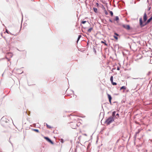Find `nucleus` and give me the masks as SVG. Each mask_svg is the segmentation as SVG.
<instances>
[{"instance_id": "nucleus-1", "label": "nucleus", "mask_w": 152, "mask_h": 152, "mask_svg": "<svg viewBox=\"0 0 152 152\" xmlns=\"http://www.w3.org/2000/svg\"><path fill=\"white\" fill-rule=\"evenodd\" d=\"M152 20V18L151 17L149 19L147 22L145 23H144L142 21V18H140L139 19V23L141 27H142L146 25V24H148Z\"/></svg>"}, {"instance_id": "nucleus-2", "label": "nucleus", "mask_w": 152, "mask_h": 152, "mask_svg": "<svg viewBox=\"0 0 152 152\" xmlns=\"http://www.w3.org/2000/svg\"><path fill=\"white\" fill-rule=\"evenodd\" d=\"M80 123L77 122V119H75L74 122H71L70 123V126L71 127L74 129H75L80 124Z\"/></svg>"}, {"instance_id": "nucleus-3", "label": "nucleus", "mask_w": 152, "mask_h": 152, "mask_svg": "<svg viewBox=\"0 0 152 152\" xmlns=\"http://www.w3.org/2000/svg\"><path fill=\"white\" fill-rule=\"evenodd\" d=\"M113 121V118L111 117H109L106 121L105 123L108 125L111 123Z\"/></svg>"}, {"instance_id": "nucleus-4", "label": "nucleus", "mask_w": 152, "mask_h": 152, "mask_svg": "<svg viewBox=\"0 0 152 152\" xmlns=\"http://www.w3.org/2000/svg\"><path fill=\"white\" fill-rule=\"evenodd\" d=\"M122 26L124 28H125L126 29L129 30H130V27L129 26V25H125V24H123L122 25Z\"/></svg>"}, {"instance_id": "nucleus-5", "label": "nucleus", "mask_w": 152, "mask_h": 152, "mask_svg": "<svg viewBox=\"0 0 152 152\" xmlns=\"http://www.w3.org/2000/svg\"><path fill=\"white\" fill-rule=\"evenodd\" d=\"M147 19V17L146 12L144 13L143 17V22H146Z\"/></svg>"}, {"instance_id": "nucleus-6", "label": "nucleus", "mask_w": 152, "mask_h": 152, "mask_svg": "<svg viewBox=\"0 0 152 152\" xmlns=\"http://www.w3.org/2000/svg\"><path fill=\"white\" fill-rule=\"evenodd\" d=\"M44 138L46 139L48 142H50L52 144H53V142L48 137H45Z\"/></svg>"}, {"instance_id": "nucleus-7", "label": "nucleus", "mask_w": 152, "mask_h": 152, "mask_svg": "<svg viewBox=\"0 0 152 152\" xmlns=\"http://www.w3.org/2000/svg\"><path fill=\"white\" fill-rule=\"evenodd\" d=\"M6 56L7 57H12V54L11 53H8L6 55Z\"/></svg>"}, {"instance_id": "nucleus-8", "label": "nucleus", "mask_w": 152, "mask_h": 152, "mask_svg": "<svg viewBox=\"0 0 152 152\" xmlns=\"http://www.w3.org/2000/svg\"><path fill=\"white\" fill-rule=\"evenodd\" d=\"M107 96H108V98L109 99V101L110 102V103L111 104V100L112 99L111 96H110V95H109V94H107Z\"/></svg>"}, {"instance_id": "nucleus-9", "label": "nucleus", "mask_w": 152, "mask_h": 152, "mask_svg": "<svg viewBox=\"0 0 152 152\" xmlns=\"http://www.w3.org/2000/svg\"><path fill=\"white\" fill-rule=\"evenodd\" d=\"M126 89V87L125 86H123L121 87L120 88V90L122 89H124V91Z\"/></svg>"}, {"instance_id": "nucleus-10", "label": "nucleus", "mask_w": 152, "mask_h": 152, "mask_svg": "<svg viewBox=\"0 0 152 152\" xmlns=\"http://www.w3.org/2000/svg\"><path fill=\"white\" fill-rule=\"evenodd\" d=\"M93 9L94 12L96 13H97L98 12V10L96 8H94Z\"/></svg>"}, {"instance_id": "nucleus-11", "label": "nucleus", "mask_w": 152, "mask_h": 152, "mask_svg": "<svg viewBox=\"0 0 152 152\" xmlns=\"http://www.w3.org/2000/svg\"><path fill=\"white\" fill-rule=\"evenodd\" d=\"M106 41H105V40H104V41H101V43H103V44H104V45H106V46H107V44L106 43Z\"/></svg>"}, {"instance_id": "nucleus-12", "label": "nucleus", "mask_w": 152, "mask_h": 152, "mask_svg": "<svg viewBox=\"0 0 152 152\" xmlns=\"http://www.w3.org/2000/svg\"><path fill=\"white\" fill-rule=\"evenodd\" d=\"M114 20L117 21H118L119 20V18L118 17V16H116Z\"/></svg>"}, {"instance_id": "nucleus-13", "label": "nucleus", "mask_w": 152, "mask_h": 152, "mask_svg": "<svg viewBox=\"0 0 152 152\" xmlns=\"http://www.w3.org/2000/svg\"><path fill=\"white\" fill-rule=\"evenodd\" d=\"M93 30V28H89L88 30V31L90 33L91 31Z\"/></svg>"}, {"instance_id": "nucleus-14", "label": "nucleus", "mask_w": 152, "mask_h": 152, "mask_svg": "<svg viewBox=\"0 0 152 152\" xmlns=\"http://www.w3.org/2000/svg\"><path fill=\"white\" fill-rule=\"evenodd\" d=\"M110 80L111 82V83H113V76H111L110 77Z\"/></svg>"}, {"instance_id": "nucleus-15", "label": "nucleus", "mask_w": 152, "mask_h": 152, "mask_svg": "<svg viewBox=\"0 0 152 152\" xmlns=\"http://www.w3.org/2000/svg\"><path fill=\"white\" fill-rule=\"evenodd\" d=\"M46 125L48 128L50 129L53 128L52 127H51L50 126L48 125L47 124H46Z\"/></svg>"}, {"instance_id": "nucleus-16", "label": "nucleus", "mask_w": 152, "mask_h": 152, "mask_svg": "<svg viewBox=\"0 0 152 152\" xmlns=\"http://www.w3.org/2000/svg\"><path fill=\"white\" fill-rule=\"evenodd\" d=\"M110 12L111 16H113V13L112 11H110Z\"/></svg>"}, {"instance_id": "nucleus-17", "label": "nucleus", "mask_w": 152, "mask_h": 152, "mask_svg": "<svg viewBox=\"0 0 152 152\" xmlns=\"http://www.w3.org/2000/svg\"><path fill=\"white\" fill-rule=\"evenodd\" d=\"M112 84L113 85H117V83H116L114 82H113V83H112Z\"/></svg>"}, {"instance_id": "nucleus-18", "label": "nucleus", "mask_w": 152, "mask_h": 152, "mask_svg": "<svg viewBox=\"0 0 152 152\" xmlns=\"http://www.w3.org/2000/svg\"><path fill=\"white\" fill-rule=\"evenodd\" d=\"M34 130L37 132H39V131L37 129H34Z\"/></svg>"}, {"instance_id": "nucleus-19", "label": "nucleus", "mask_w": 152, "mask_h": 152, "mask_svg": "<svg viewBox=\"0 0 152 152\" xmlns=\"http://www.w3.org/2000/svg\"><path fill=\"white\" fill-rule=\"evenodd\" d=\"M81 37V35H79V37H78V39H77V42H78V40H79V39H80V38Z\"/></svg>"}, {"instance_id": "nucleus-20", "label": "nucleus", "mask_w": 152, "mask_h": 152, "mask_svg": "<svg viewBox=\"0 0 152 152\" xmlns=\"http://www.w3.org/2000/svg\"><path fill=\"white\" fill-rule=\"evenodd\" d=\"M96 5L97 7H99V4L98 3H96Z\"/></svg>"}, {"instance_id": "nucleus-21", "label": "nucleus", "mask_w": 152, "mask_h": 152, "mask_svg": "<svg viewBox=\"0 0 152 152\" xmlns=\"http://www.w3.org/2000/svg\"><path fill=\"white\" fill-rule=\"evenodd\" d=\"M113 37H114L116 40H117L118 39V38L116 36H113Z\"/></svg>"}, {"instance_id": "nucleus-22", "label": "nucleus", "mask_w": 152, "mask_h": 152, "mask_svg": "<svg viewBox=\"0 0 152 152\" xmlns=\"http://www.w3.org/2000/svg\"><path fill=\"white\" fill-rule=\"evenodd\" d=\"M60 142H61L63 143L64 142V140L63 139H61Z\"/></svg>"}, {"instance_id": "nucleus-23", "label": "nucleus", "mask_w": 152, "mask_h": 152, "mask_svg": "<svg viewBox=\"0 0 152 152\" xmlns=\"http://www.w3.org/2000/svg\"><path fill=\"white\" fill-rule=\"evenodd\" d=\"M86 22V21H82V23L83 24H85Z\"/></svg>"}, {"instance_id": "nucleus-24", "label": "nucleus", "mask_w": 152, "mask_h": 152, "mask_svg": "<svg viewBox=\"0 0 152 152\" xmlns=\"http://www.w3.org/2000/svg\"><path fill=\"white\" fill-rule=\"evenodd\" d=\"M105 14L106 15H107L108 14V12L106 10L105 11Z\"/></svg>"}, {"instance_id": "nucleus-25", "label": "nucleus", "mask_w": 152, "mask_h": 152, "mask_svg": "<svg viewBox=\"0 0 152 152\" xmlns=\"http://www.w3.org/2000/svg\"><path fill=\"white\" fill-rule=\"evenodd\" d=\"M115 111H114V112L113 113V115H114L115 114Z\"/></svg>"}, {"instance_id": "nucleus-26", "label": "nucleus", "mask_w": 152, "mask_h": 152, "mask_svg": "<svg viewBox=\"0 0 152 152\" xmlns=\"http://www.w3.org/2000/svg\"><path fill=\"white\" fill-rule=\"evenodd\" d=\"M114 34H115V35H116L117 36H118V34L117 33H115Z\"/></svg>"}, {"instance_id": "nucleus-27", "label": "nucleus", "mask_w": 152, "mask_h": 152, "mask_svg": "<svg viewBox=\"0 0 152 152\" xmlns=\"http://www.w3.org/2000/svg\"><path fill=\"white\" fill-rule=\"evenodd\" d=\"M117 70H120V68L119 67H118L117 68Z\"/></svg>"}, {"instance_id": "nucleus-28", "label": "nucleus", "mask_w": 152, "mask_h": 152, "mask_svg": "<svg viewBox=\"0 0 152 152\" xmlns=\"http://www.w3.org/2000/svg\"><path fill=\"white\" fill-rule=\"evenodd\" d=\"M110 21V22H111L112 23V21L111 20H109Z\"/></svg>"}, {"instance_id": "nucleus-29", "label": "nucleus", "mask_w": 152, "mask_h": 152, "mask_svg": "<svg viewBox=\"0 0 152 152\" xmlns=\"http://www.w3.org/2000/svg\"><path fill=\"white\" fill-rule=\"evenodd\" d=\"M116 115H119L118 114H116Z\"/></svg>"}, {"instance_id": "nucleus-30", "label": "nucleus", "mask_w": 152, "mask_h": 152, "mask_svg": "<svg viewBox=\"0 0 152 152\" xmlns=\"http://www.w3.org/2000/svg\"><path fill=\"white\" fill-rule=\"evenodd\" d=\"M150 10V8H149L148 10Z\"/></svg>"}, {"instance_id": "nucleus-31", "label": "nucleus", "mask_w": 152, "mask_h": 152, "mask_svg": "<svg viewBox=\"0 0 152 152\" xmlns=\"http://www.w3.org/2000/svg\"><path fill=\"white\" fill-rule=\"evenodd\" d=\"M151 18H152V16H151Z\"/></svg>"}]
</instances>
